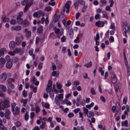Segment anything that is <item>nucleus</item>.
Segmentation results:
<instances>
[{
  "label": "nucleus",
  "mask_w": 130,
  "mask_h": 130,
  "mask_svg": "<svg viewBox=\"0 0 130 130\" xmlns=\"http://www.w3.org/2000/svg\"><path fill=\"white\" fill-rule=\"evenodd\" d=\"M116 109H117V108L115 106H113L112 107V112L113 113H115L116 111L117 113L119 111L117 110H116Z\"/></svg>",
  "instance_id": "nucleus-35"
},
{
  "label": "nucleus",
  "mask_w": 130,
  "mask_h": 130,
  "mask_svg": "<svg viewBox=\"0 0 130 130\" xmlns=\"http://www.w3.org/2000/svg\"><path fill=\"white\" fill-rule=\"evenodd\" d=\"M83 6V7L82 10V11L83 12H85L86 11L87 7V6L85 5H84Z\"/></svg>",
  "instance_id": "nucleus-45"
},
{
  "label": "nucleus",
  "mask_w": 130,
  "mask_h": 130,
  "mask_svg": "<svg viewBox=\"0 0 130 130\" xmlns=\"http://www.w3.org/2000/svg\"><path fill=\"white\" fill-rule=\"evenodd\" d=\"M0 89L3 92H5L7 90L6 87L4 85H0Z\"/></svg>",
  "instance_id": "nucleus-17"
},
{
  "label": "nucleus",
  "mask_w": 130,
  "mask_h": 130,
  "mask_svg": "<svg viewBox=\"0 0 130 130\" xmlns=\"http://www.w3.org/2000/svg\"><path fill=\"white\" fill-rule=\"evenodd\" d=\"M12 62L10 61H8L6 64V68L8 69L11 68L12 66Z\"/></svg>",
  "instance_id": "nucleus-16"
},
{
  "label": "nucleus",
  "mask_w": 130,
  "mask_h": 130,
  "mask_svg": "<svg viewBox=\"0 0 130 130\" xmlns=\"http://www.w3.org/2000/svg\"><path fill=\"white\" fill-rule=\"evenodd\" d=\"M78 3L81 5H85V2L83 0H78Z\"/></svg>",
  "instance_id": "nucleus-43"
},
{
  "label": "nucleus",
  "mask_w": 130,
  "mask_h": 130,
  "mask_svg": "<svg viewBox=\"0 0 130 130\" xmlns=\"http://www.w3.org/2000/svg\"><path fill=\"white\" fill-rule=\"evenodd\" d=\"M71 4V2L69 1L67 3H66L65 5V8L67 9H69L70 7Z\"/></svg>",
  "instance_id": "nucleus-21"
},
{
  "label": "nucleus",
  "mask_w": 130,
  "mask_h": 130,
  "mask_svg": "<svg viewBox=\"0 0 130 130\" xmlns=\"http://www.w3.org/2000/svg\"><path fill=\"white\" fill-rule=\"evenodd\" d=\"M31 36V32L30 30H28L25 33L24 37L27 40Z\"/></svg>",
  "instance_id": "nucleus-7"
},
{
  "label": "nucleus",
  "mask_w": 130,
  "mask_h": 130,
  "mask_svg": "<svg viewBox=\"0 0 130 130\" xmlns=\"http://www.w3.org/2000/svg\"><path fill=\"white\" fill-rule=\"evenodd\" d=\"M22 40L20 37H17L15 39V43L17 45H19L21 43Z\"/></svg>",
  "instance_id": "nucleus-14"
},
{
  "label": "nucleus",
  "mask_w": 130,
  "mask_h": 130,
  "mask_svg": "<svg viewBox=\"0 0 130 130\" xmlns=\"http://www.w3.org/2000/svg\"><path fill=\"white\" fill-rule=\"evenodd\" d=\"M80 104L83 106H84L85 104V101L83 99L80 101Z\"/></svg>",
  "instance_id": "nucleus-61"
},
{
  "label": "nucleus",
  "mask_w": 130,
  "mask_h": 130,
  "mask_svg": "<svg viewBox=\"0 0 130 130\" xmlns=\"http://www.w3.org/2000/svg\"><path fill=\"white\" fill-rule=\"evenodd\" d=\"M14 124L17 127H19L21 126V123L20 122L18 121L16 122H15L14 123Z\"/></svg>",
  "instance_id": "nucleus-33"
},
{
  "label": "nucleus",
  "mask_w": 130,
  "mask_h": 130,
  "mask_svg": "<svg viewBox=\"0 0 130 130\" xmlns=\"http://www.w3.org/2000/svg\"><path fill=\"white\" fill-rule=\"evenodd\" d=\"M0 128L2 130H7L6 127H5L3 124H2L0 125Z\"/></svg>",
  "instance_id": "nucleus-41"
},
{
  "label": "nucleus",
  "mask_w": 130,
  "mask_h": 130,
  "mask_svg": "<svg viewBox=\"0 0 130 130\" xmlns=\"http://www.w3.org/2000/svg\"><path fill=\"white\" fill-rule=\"evenodd\" d=\"M115 24L114 23H113V22H112L111 23L110 27L111 29H115Z\"/></svg>",
  "instance_id": "nucleus-56"
},
{
  "label": "nucleus",
  "mask_w": 130,
  "mask_h": 130,
  "mask_svg": "<svg viewBox=\"0 0 130 130\" xmlns=\"http://www.w3.org/2000/svg\"><path fill=\"white\" fill-rule=\"evenodd\" d=\"M74 116V114L72 113H70L68 115V116L69 118H72Z\"/></svg>",
  "instance_id": "nucleus-64"
},
{
  "label": "nucleus",
  "mask_w": 130,
  "mask_h": 130,
  "mask_svg": "<svg viewBox=\"0 0 130 130\" xmlns=\"http://www.w3.org/2000/svg\"><path fill=\"white\" fill-rule=\"evenodd\" d=\"M61 103L63 104H66L67 105H71V102L66 99H64L62 101Z\"/></svg>",
  "instance_id": "nucleus-15"
},
{
  "label": "nucleus",
  "mask_w": 130,
  "mask_h": 130,
  "mask_svg": "<svg viewBox=\"0 0 130 130\" xmlns=\"http://www.w3.org/2000/svg\"><path fill=\"white\" fill-rule=\"evenodd\" d=\"M7 52L6 49L4 48H2L0 49V57H3L5 53Z\"/></svg>",
  "instance_id": "nucleus-10"
},
{
  "label": "nucleus",
  "mask_w": 130,
  "mask_h": 130,
  "mask_svg": "<svg viewBox=\"0 0 130 130\" xmlns=\"http://www.w3.org/2000/svg\"><path fill=\"white\" fill-rule=\"evenodd\" d=\"M73 5H74L75 8L77 9L78 8L79 6V3L77 1H74Z\"/></svg>",
  "instance_id": "nucleus-25"
},
{
  "label": "nucleus",
  "mask_w": 130,
  "mask_h": 130,
  "mask_svg": "<svg viewBox=\"0 0 130 130\" xmlns=\"http://www.w3.org/2000/svg\"><path fill=\"white\" fill-rule=\"evenodd\" d=\"M10 23L11 24L14 25L17 23V21H16V20L12 19H11L10 21Z\"/></svg>",
  "instance_id": "nucleus-37"
},
{
  "label": "nucleus",
  "mask_w": 130,
  "mask_h": 130,
  "mask_svg": "<svg viewBox=\"0 0 130 130\" xmlns=\"http://www.w3.org/2000/svg\"><path fill=\"white\" fill-rule=\"evenodd\" d=\"M107 2L105 0H101L100 2V4L101 6L102 7L103 5L106 3Z\"/></svg>",
  "instance_id": "nucleus-29"
},
{
  "label": "nucleus",
  "mask_w": 130,
  "mask_h": 130,
  "mask_svg": "<svg viewBox=\"0 0 130 130\" xmlns=\"http://www.w3.org/2000/svg\"><path fill=\"white\" fill-rule=\"evenodd\" d=\"M60 18V15H59L56 16L54 19V21L55 22H56Z\"/></svg>",
  "instance_id": "nucleus-34"
},
{
  "label": "nucleus",
  "mask_w": 130,
  "mask_h": 130,
  "mask_svg": "<svg viewBox=\"0 0 130 130\" xmlns=\"http://www.w3.org/2000/svg\"><path fill=\"white\" fill-rule=\"evenodd\" d=\"M127 74L128 76H129L130 75V68L129 67L127 68Z\"/></svg>",
  "instance_id": "nucleus-53"
},
{
  "label": "nucleus",
  "mask_w": 130,
  "mask_h": 130,
  "mask_svg": "<svg viewBox=\"0 0 130 130\" xmlns=\"http://www.w3.org/2000/svg\"><path fill=\"white\" fill-rule=\"evenodd\" d=\"M23 21V20L22 18L20 17H17V22L18 24H22Z\"/></svg>",
  "instance_id": "nucleus-19"
},
{
  "label": "nucleus",
  "mask_w": 130,
  "mask_h": 130,
  "mask_svg": "<svg viewBox=\"0 0 130 130\" xmlns=\"http://www.w3.org/2000/svg\"><path fill=\"white\" fill-rule=\"evenodd\" d=\"M43 28V26L42 25L40 26L37 30V32L38 33H41Z\"/></svg>",
  "instance_id": "nucleus-36"
},
{
  "label": "nucleus",
  "mask_w": 130,
  "mask_h": 130,
  "mask_svg": "<svg viewBox=\"0 0 130 130\" xmlns=\"http://www.w3.org/2000/svg\"><path fill=\"white\" fill-rule=\"evenodd\" d=\"M66 40V37L64 36H63L61 39V42H65Z\"/></svg>",
  "instance_id": "nucleus-48"
},
{
  "label": "nucleus",
  "mask_w": 130,
  "mask_h": 130,
  "mask_svg": "<svg viewBox=\"0 0 130 130\" xmlns=\"http://www.w3.org/2000/svg\"><path fill=\"white\" fill-rule=\"evenodd\" d=\"M14 53L12 51H9L8 53V54L10 56H14L15 55Z\"/></svg>",
  "instance_id": "nucleus-57"
},
{
  "label": "nucleus",
  "mask_w": 130,
  "mask_h": 130,
  "mask_svg": "<svg viewBox=\"0 0 130 130\" xmlns=\"http://www.w3.org/2000/svg\"><path fill=\"white\" fill-rule=\"evenodd\" d=\"M63 98V94L61 93L56 95L55 101L56 105L58 106L60 104V101L62 100Z\"/></svg>",
  "instance_id": "nucleus-2"
},
{
  "label": "nucleus",
  "mask_w": 130,
  "mask_h": 130,
  "mask_svg": "<svg viewBox=\"0 0 130 130\" xmlns=\"http://www.w3.org/2000/svg\"><path fill=\"white\" fill-rule=\"evenodd\" d=\"M84 113L85 114H87L88 112V110L85 107L83 108Z\"/></svg>",
  "instance_id": "nucleus-49"
},
{
  "label": "nucleus",
  "mask_w": 130,
  "mask_h": 130,
  "mask_svg": "<svg viewBox=\"0 0 130 130\" xmlns=\"http://www.w3.org/2000/svg\"><path fill=\"white\" fill-rule=\"evenodd\" d=\"M127 23L126 22H123L121 23L122 25L124 27H125L127 25Z\"/></svg>",
  "instance_id": "nucleus-55"
},
{
  "label": "nucleus",
  "mask_w": 130,
  "mask_h": 130,
  "mask_svg": "<svg viewBox=\"0 0 130 130\" xmlns=\"http://www.w3.org/2000/svg\"><path fill=\"white\" fill-rule=\"evenodd\" d=\"M32 80L33 84L35 83V82L37 80L34 76H33L31 78Z\"/></svg>",
  "instance_id": "nucleus-52"
},
{
  "label": "nucleus",
  "mask_w": 130,
  "mask_h": 130,
  "mask_svg": "<svg viewBox=\"0 0 130 130\" xmlns=\"http://www.w3.org/2000/svg\"><path fill=\"white\" fill-rule=\"evenodd\" d=\"M122 30L124 31H122V33L123 35L126 37H127L128 36L126 34V33L128 31L127 30V29L126 28H124L122 29Z\"/></svg>",
  "instance_id": "nucleus-23"
},
{
  "label": "nucleus",
  "mask_w": 130,
  "mask_h": 130,
  "mask_svg": "<svg viewBox=\"0 0 130 130\" xmlns=\"http://www.w3.org/2000/svg\"><path fill=\"white\" fill-rule=\"evenodd\" d=\"M10 102L9 99L5 98L3 99V101L0 102V110L10 107Z\"/></svg>",
  "instance_id": "nucleus-1"
},
{
  "label": "nucleus",
  "mask_w": 130,
  "mask_h": 130,
  "mask_svg": "<svg viewBox=\"0 0 130 130\" xmlns=\"http://www.w3.org/2000/svg\"><path fill=\"white\" fill-rule=\"evenodd\" d=\"M79 117L80 118H81V121H83V113L82 112H79Z\"/></svg>",
  "instance_id": "nucleus-51"
},
{
  "label": "nucleus",
  "mask_w": 130,
  "mask_h": 130,
  "mask_svg": "<svg viewBox=\"0 0 130 130\" xmlns=\"http://www.w3.org/2000/svg\"><path fill=\"white\" fill-rule=\"evenodd\" d=\"M95 41L98 40L99 39V34H96V37L94 38Z\"/></svg>",
  "instance_id": "nucleus-50"
},
{
  "label": "nucleus",
  "mask_w": 130,
  "mask_h": 130,
  "mask_svg": "<svg viewBox=\"0 0 130 130\" xmlns=\"http://www.w3.org/2000/svg\"><path fill=\"white\" fill-rule=\"evenodd\" d=\"M15 114L16 115H18L19 113V108L18 107V106H16L15 107Z\"/></svg>",
  "instance_id": "nucleus-30"
},
{
  "label": "nucleus",
  "mask_w": 130,
  "mask_h": 130,
  "mask_svg": "<svg viewBox=\"0 0 130 130\" xmlns=\"http://www.w3.org/2000/svg\"><path fill=\"white\" fill-rule=\"evenodd\" d=\"M49 37L54 39H55L56 37L54 32H52L50 34Z\"/></svg>",
  "instance_id": "nucleus-27"
},
{
  "label": "nucleus",
  "mask_w": 130,
  "mask_h": 130,
  "mask_svg": "<svg viewBox=\"0 0 130 130\" xmlns=\"http://www.w3.org/2000/svg\"><path fill=\"white\" fill-rule=\"evenodd\" d=\"M23 14L22 11H21L19 12L17 17H22Z\"/></svg>",
  "instance_id": "nucleus-59"
},
{
  "label": "nucleus",
  "mask_w": 130,
  "mask_h": 130,
  "mask_svg": "<svg viewBox=\"0 0 130 130\" xmlns=\"http://www.w3.org/2000/svg\"><path fill=\"white\" fill-rule=\"evenodd\" d=\"M21 29V27L19 25H18L15 26H12L11 27V30H12L18 31Z\"/></svg>",
  "instance_id": "nucleus-11"
},
{
  "label": "nucleus",
  "mask_w": 130,
  "mask_h": 130,
  "mask_svg": "<svg viewBox=\"0 0 130 130\" xmlns=\"http://www.w3.org/2000/svg\"><path fill=\"white\" fill-rule=\"evenodd\" d=\"M103 16L104 18H106L107 19H108V18L107 17V15L106 12L105 11L103 12Z\"/></svg>",
  "instance_id": "nucleus-39"
},
{
  "label": "nucleus",
  "mask_w": 130,
  "mask_h": 130,
  "mask_svg": "<svg viewBox=\"0 0 130 130\" xmlns=\"http://www.w3.org/2000/svg\"><path fill=\"white\" fill-rule=\"evenodd\" d=\"M92 65V63L90 61L87 64L85 65V66L87 68H89L91 67Z\"/></svg>",
  "instance_id": "nucleus-40"
},
{
  "label": "nucleus",
  "mask_w": 130,
  "mask_h": 130,
  "mask_svg": "<svg viewBox=\"0 0 130 130\" xmlns=\"http://www.w3.org/2000/svg\"><path fill=\"white\" fill-rule=\"evenodd\" d=\"M55 33L57 34V37L59 39H60V36L62 35L63 33V30L62 29L61 30L59 28H57L55 31Z\"/></svg>",
  "instance_id": "nucleus-3"
},
{
  "label": "nucleus",
  "mask_w": 130,
  "mask_h": 130,
  "mask_svg": "<svg viewBox=\"0 0 130 130\" xmlns=\"http://www.w3.org/2000/svg\"><path fill=\"white\" fill-rule=\"evenodd\" d=\"M34 2V0H28V3L27 5L29 6L30 7L32 4Z\"/></svg>",
  "instance_id": "nucleus-31"
},
{
  "label": "nucleus",
  "mask_w": 130,
  "mask_h": 130,
  "mask_svg": "<svg viewBox=\"0 0 130 130\" xmlns=\"http://www.w3.org/2000/svg\"><path fill=\"white\" fill-rule=\"evenodd\" d=\"M10 111L8 109H5L4 113L5 118L8 120H9L10 119Z\"/></svg>",
  "instance_id": "nucleus-4"
},
{
  "label": "nucleus",
  "mask_w": 130,
  "mask_h": 130,
  "mask_svg": "<svg viewBox=\"0 0 130 130\" xmlns=\"http://www.w3.org/2000/svg\"><path fill=\"white\" fill-rule=\"evenodd\" d=\"M104 22L100 21L96 22L95 23V25L98 27H102L104 26Z\"/></svg>",
  "instance_id": "nucleus-9"
},
{
  "label": "nucleus",
  "mask_w": 130,
  "mask_h": 130,
  "mask_svg": "<svg viewBox=\"0 0 130 130\" xmlns=\"http://www.w3.org/2000/svg\"><path fill=\"white\" fill-rule=\"evenodd\" d=\"M0 61L3 64V65H4L5 64L6 62L4 58H0Z\"/></svg>",
  "instance_id": "nucleus-42"
},
{
  "label": "nucleus",
  "mask_w": 130,
  "mask_h": 130,
  "mask_svg": "<svg viewBox=\"0 0 130 130\" xmlns=\"http://www.w3.org/2000/svg\"><path fill=\"white\" fill-rule=\"evenodd\" d=\"M49 94L50 98L52 99H53L54 96V93L50 91L49 92Z\"/></svg>",
  "instance_id": "nucleus-46"
},
{
  "label": "nucleus",
  "mask_w": 130,
  "mask_h": 130,
  "mask_svg": "<svg viewBox=\"0 0 130 130\" xmlns=\"http://www.w3.org/2000/svg\"><path fill=\"white\" fill-rule=\"evenodd\" d=\"M51 8L50 6H47L45 8V10L47 11H49L51 10Z\"/></svg>",
  "instance_id": "nucleus-62"
},
{
  "label": "nucleus",
  "mask_w": 130,
  "mask_h": 130,
  "mask_svg": "<svg viewBox=\"0 0 130 130\" xmlns=\"http://www.w3.org/2000/svg\"><path fill=\"white\" fill-rule=\"evenodd\" d=\"M46 91L47 92L51 91V87L47 86V88L46 89Z\"/></svg>",
  "instance_id": "nucleus-63"
},
{
  "label": "nucleus",
  "mask_w": 130,
  "mask_h": 130,
  "mask_svg": "<svg viewBox=\"0 0 130 130\" xmlns=\"http://www.w3.org/2000/svg\"><path fill=\"white\" fill-rule=\"evenodd\" d=\"M15 46V44L14 41H12L10 42L9 44V46L10 49L13 50Z\"/></svg>",
  "instance_id": "nucleus-12"
},
{
  "label": "nucleus",
  "mask_w": 130,
  "mask_h": 130,
  "mask_svg": "<svg viewBox=\"0 0 130 130\" xmlns=\"http://www.w3.org/2000/svg\"><path fill=\"white\" fill-rule=\"evenodd\" d=\"M90 92L91 94L93 95H95L96 94L95 90L93 87L90 88Z\"/></svg>",
  "instance_id": "nucleus-26"
},
{
  "label": "nucleus",
  "mask_w": 130,
  "mask_h": 130,
  "mask_svg": "<svg viewBox=\"0 0 130 130\" xmlns=\"http://www.w3.org/2000/svg\"><path fill=\"white\" fill-rule=\"evenodd\" d=\"M14 79L12 78H10L8 79L7 80L8 84L9 85L10 84H12V82H14Z\"/></svg>",
  "instance_id": "nucleus-28"
},
{
  "label": "nucleus",
  "mask_w": 130,
  "mask_h": 130,
  "mask_svg": "<svg viewBox=\"0 0 130 130\" xmlns=\"http://www.w3.org/2000/svg\"><path fill=\"white\" fill-rule=\"evenodd\" d=\"M0 96L2 98H4L5 97V95L2 91H0Z\"/></svg>",
  "instance_id": "nucleus-58"
},
{
  "label": "nucleus",
  "mask_w": 130,
  "mask_h": 130,
  "mask_svg": "<svg viewBox=\"0 0 130 130\" xmlns=\"http://www.w3.org/2000/svg\"><path fill=\"white\" fill-rule=\"evenodd\" d=\"M28 99H26L25 100H23V99L21 100V102H23V106L25 107L26 106V104L27 102Z\"/></svg>",
  "instance_id": "nucleus-32"
},
{
  "label": "nucleus",
  "mask_w": 130,
  "mask_h": 130,
  "mask_svg": "<svg viewBox=\"0 0 130 130\" xmlns=\"http://www.w3.org/2000/svg\"><path fill=\"white\" fill-rule=\"evenodd\" d=\"M7 75L6 73H2L0 76V80L2 82H4L6 81L7 78Z\"/></svg>",
  "instance_id": "nucleus-5"
},
{
  "label": "nucleus",
  "mask_w": 130,
  "mask_h": 130,
  "mask_svg": "<svg viewBox=\"0 0 130 130\" xmlns=\"http://www.w3.org/2000/svg\"><path fill=\"white\" fill-rule=\"evenodd\" d=\"M30 7V6H28V5H25L23 10L24 12H26L27 11V10H28V8Z\"/></svg>",
  "instance_id": "nucleus-47"
},
{
  "label": "nucleus",
  "mask_w": 130,
  "mask_h": 130,
  "mask_svg": "<svg viewBox=\"0 0 130 130\" xmlns=\"http://www.w3.org/2000/svg\"><path fill=\"white\" fill-rule=\"evenodd\" d=\"M121 126H125L126 127L128 126V122L127 120H126L125 121H122L121 122Z\"/></svg>",
  "instance_id": "nucleus-22"
},
{
  "label": "nucleus",
  "mask_w": 130,
  "mask_h": 130,
  "mask_svg": "<svg viewBox=\"0 0 130 130\" xmlns=\"http://www.w3.org/2000/svg\"><path fill=\"white\" fill-rule=\"evenodd\" d=\"M74 42L75 43H78L79 42V38L78 37H77L76 39L74 40Z\"/></svg>",
  "instance_id": "nucleus-60"
},
{
  "label": "nucleus",
  "mask_w": 130,
  "mask_h": 130,
  "mask_svg": "<svg viewBox=\"0 0 130 130\" xmlns=\"http://www.w3.org/2000/svg\"><path fill=\"white\" fill-rule=\"evenodd\" d=\"M28 0H24L21 2V4L23 6L26 5L28 3Z\"/></svg>",
  "instance_id": "nucleus-38"
},
{
  "label": "nucleus",
  "mask_w": 130,
  "mask_h": 130,
  "mask_svg": "<svg viewBox=\"0 0 130 130\" xmlns=\"http://www.w3.org/2000/svg\"><path fill=\"white\" fill-rule=\"evenodd\" d=\"M29 24V22L27 20H25L23 21L22 24L25 27L28 26Z\"/></svg>",
  "instance_id": "nucleus-18"
},
{
  "label": "nucleus",
  "mask_w": 130,
  "mask_h": 130,
  "mask_svg": "<svg viewBox=\"0 0 130 130\" xmlns=\"http://www.w3.org/2000/svg\"><path fill=\"white\" fill-rule=\"evenodd\" d=\"M127 100V97L125 96H124L123 100V103L124 104H126Z\"/></svg>",
  "instance_id": "nucleus-44"
},
{
  "label": "nucleus",
  "mask_w": 130,
  "mask_h": 130,
  "mask_svg": "<svg viewBox=\"0 0 130 130\" xmlns=\"http://www.w3.org/2000/svg\"><path fill=\"white\" fill-rule=\"evenodd\" d=\"M41 14L42 11H39L35 12L33 15L34 18H39L41 16Z\"/></svg>",
  "instance_id": "nucleus-8"
},
{
  "label": "nucleus",
  "mask_w": 130,
  "mask_h": 130,
  "mask_svg": "<svg viewBox=\"0 0 130 130\" xmlns=\"http://www.w3.org/2000/svg\"><path fill=\"white\" fill-rule=\"evenodd\" d=\"M111 81L113 84H115L117 81V79L116 75L113 74L112 75L111 78Z\"/></svg>",
  "instance_id": "nucleus-13"
},
{
  "label": "nucleus",
  "mask_w": 130,
  "mask_h": 130,
  "mask_svg": "<svg viewBox=\"0 0 130 130\" xmlns=\"http://www.w3.org/2000/svg\"><path fill=\"white\" fill-rule=\"evenodd\" d=\"M13 52L15 53H22L24 52L23 49L19 47L16 48L14 50Z\"/></svg>",
  "instance_id": "nucleus-6"
},
{
  "label": "nucleus",
  "mask_w": 130,
  "mask_h": 130,
  "mask_svg": "<svg viewBox=\"0 0 130 130\" xmlns=\"http://www.w3.org/2000/svg\"><path fill=\"white\" fill-rule=\"evenodd\" d=\"M87 116L88 118H90L92 117H93L94 116V114L92 111H90L87 114Z\"/></svg>",
  "instance_id": "nucleus-20"
},
{
  "label": "nucleus",
  "mask_w": 130,
  "mask_h": 130,
  "mask_svg": "<svg viewBox=\"0 0 130 130\" xmlns=\"http://www.w3.org/2000/svg\"><path fill=\"white\" fill-rule=\"evenodd\" d=\"M42 124L40 126V128L41 129H43L46 126V123L45 122L42 121Z\"/></svg>",
  "instance_id": "nucleus-24"
},
{
  "label": "nucleus",
  "mask_w": 130,
  "mask_h": 130,
  "mask_svg": "<svg viewBox=\"0 0 130 130\" xmlns=\"http://www.w3.org/2000/svg\"><path fill=\"white\" fill-rule=\"evenodd\" d=\"M13 61L15 62H16L18 61V59L17 57H14L12 59Z\"/></svg>",
  "instance_id": "nucleus-54"
}]
</instances>
